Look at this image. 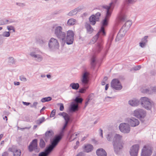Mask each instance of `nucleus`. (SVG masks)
<instances>
[{
    "label": "nucleus",
    "instance_id": "nucleus-62",
    "mask_svg": "<svg viewBox=\"0 0 156 156\" xmlns=\"http://www.w3.org/2000/svg\"><path fill=\"white\" fill-rule=\"evenodd\" d=\"M3 114L4 115H6V116L10 114V113L9 112L6 111H4L3 112Z\"/></svg>",
    "mask_w": 156,
    "mask_h": 156
},
{
    "label": "nucleus",
    "instance_id": "nucleus-55",
    "mask_svg": "<svg viewBox=\"0 0 156 156\" xmlns=\"http://www.w3.org/2000/svg\"><path fill=\"white\" fill-rule=\"evenodd\" d=\"M137 0H125V2L129 3H132L135 2Z\"/></svg>",
    "mask_w": 156,
    "mask_h": 156
},
{
    "label": "nucleus",
    "instance_id": "nucleus-37",
    "mask_svg": "<svg viewBox=\"0 0 156 156\" xmlns=\"http://www.w3.org/2000/svg\"><path fill=\"white\" fill-rule=\"evenodd\" d=\"M11 32L9 31H5L4 32L2 35H1L2 36V37L3 38L4 37H8L10 36V33Z\"/></svg>",
    "mask_w": 156,
    "mask_h": 156
},
{
    "label": "nucleus",
    "instance_id": "nucleus-52",
    "mask_svg": "<svg viewBox=\"0 0 156 156\" xmlns=\"http://www.w3.org/2000/svg\"><path fill=\"white\" fill-rule=\"evenodd\" d=\"M37 104L38 103L37 102H34L33 105H31L30 106L31 108H35L36 109L37 108Z\"/></svg>",
    "mask_w": 156,
    "mask_h": 156
},
{
    "label": "nucleus",
    "instance_id": "nucleus-57",
    "mask_svg": "<svg viewBox=\"0 0 156 156\" xmlns=\"http://www.w3.org/2000/svg\"><path fill=\"white\" fill-rule=\"evenodd\" d=\"M141 66H136L135 67L133 68L134 70H139L141 68Z\"/></svg>",
    "mask_w": 156,
    "mask_h": 156
},
{
    "label": "nucleus",
    "instance_id": "nucleus-11",
    "mask_svg": "<svg viewBox=\"0 0 156 156\" xmlns=\"http://www.w3.org/2000/svg\"><path fill=\"white\" fill-rule=\"evenodd\" d=\"M74 33L71 30H69L67 32L66 38H65V43L67 44H71L73 43Z\"/></svg>",
    "mask_w": 156,
    "mask_h": 156
},
{
    "label": "nucleus",
    "instance_id": "nucleus-35",
    "mask_svg": "<svg viewBox=\"0 0 156 156\" xmlns=\"http://www.w3.org/2000/svg\"><path fill=\"white\" fill-rule=\"evenodd\" d=\"M52 98L50 97H48L44 98H42L41 100V101L42 103H44L46 102H48L51 101Z\"/></svg>",
    "mask_w": 156,
    "mask_h": 156
},
{
    "label": "nucleus",
    "instance_id": "nucleus-12",
    "mask_svg": "<svg viewBox=\"0 0 156 156\" xmlns=\"http://www.w3.org/2000/svg\"><path fill=\"white\" fill-rule=\"evenodd\" d=\"M119 128L121 132L124 133H129L130 130L129 125L125 123H121L119 125Z\"/></svg>",
    "mask_w": 156,
    "mask_h": 156
},
{
    "label": "nucleus",
    "instance_id": "nucleus-3",
    "mask_svg": "<svg viewBox=\"0 0 156 156\" xmlns=\"http://www.w3.org/2000/svg\"><path fill=\"white\" fill-rule=\"evenodd\" d=\"M102 7L106 10V14L105 18L101 22V27L100 30V32L102 31V34L103 36H105L106 33L105 31V27L107 26L108 24L109 18L111 16L114 7V6H112L109 5H104Z\"/></svg>",
    "mask_w": 156,
    "mask_h": 156
},
{
    "label": "nucleus",
    "instance_id": "nucleus-48",
    "mask_svg": "<svg viewBox=\"0 0 156 156\" xmlns=\"http://www.w3.org/2000/svg\"><path fill=\"white\" fill-rule=\"evenodd\" d=\"M121 29H122V33H121L120 34L122 35V37H124L127 31L124 29H123L122 28Z\"/></svg>",
    "mask_w": 156,
    "mask_h": 156
},
{
    "label": "nucleus",
    "instance_id": "nucleus-31",
    "mask_svg": "<svg viewBox=\"0 0 156 156\" xmlns=\"http://www.w3.org/2000/svg\"><path fill=\"white\" fill-rule=\"evenodd\" d=\"M69 87H71L73 89L77 90L79 88L80 86L78 83H73L70 84Z\"/></svg>",
    "mask_w": 156,
    "mask_h": 156
},
{
    "label": "nucleus",
    "instance_id": "nucleus-29",
    "mask_svg": "<svg viewBox=\"0 0 156 156\" xmlns=\"http://www.w3.org/2000/svg\"><path fill=\"white\" fill-rule=\"evenodd\" d=\"M132 24L131 21L129 20L124 25L122 28L128 31L129 28H130Z\"/></svg>",
    "mask_w": 156,
    "mask_h": 156
},
{
    "label": "nucleus",
    "instance_id": "nucleus-34",
    "mask_svg": "<svg viewBox=\"0 0 156 156\" xmlns=\"http://www.w3.org/2000/svg\"><path fill=\"white\" fill-rule=\"evenodd\" d=\"M76 23V20L73 18L69 19L67 22V23L69 25H74Z\"/></svg>",
    "mask_w": 156,
    "mask_h": 156
},
{
    "label": "nucleus",
    "instance_id": "nucleus-45",
    "mask_svg": "<svg viewBox=\"0 0 156 156\" xmlns=\"http://www.w3.org/2000/svg\"><path fill=\"white\" fill-rule=\"evenodd\" d=\"M16 5L17 6L21 7H23L26 5V4L24 3L20 2H17Z\"/></svg>",
    "mask_w": 156,
    "mask_h": 156
},
{
    "label": "nucleus",
    "instance_id": "nucleus-36",
    "mask_svg": "<svg viewBox=\"0 0 156 156\" xmlns=\"http://www.w3.org/2000/svg\"><path fill=\"white\" fill-rule=\"evenodd\" d=\"M122 29H120L119 33H118L116 38L115 39V40L116 41H119V40H121L122 38L123 37H122V35L120 34L121 33H122Z\"/></svg>",
    "mask_w": 156,
    "mask_h": 156
},
{
    "label": "nucleus",
    "instance_id": "nucleus-61",
    "mask_svg": "<svg viewBox=\"0 0 156 156\" xmlns=\"http://www.w3.org/2000/svg\"><path fill=\"white\" fill-rule=\"evenodd\" d=\"M3 38L2 36L0 35V45L3 42Z\"/></svg>",
    "mask_w": 156,
    "mask_h": 156
},
{
    "label": "nucleus",
    "instance_id": "nucleus-56",
    "mask_svg": "<svg viewBox=\"0 0 156 156\" xmlns=\"http://www.w3.org/2000/svg\"><path fill=\"white\" fill-rule=\"evenodd\" d=\"M6 25V23L5 22L4 19L0 20V26Z\"/></svg>",
    "mask_w": 156,
    "mask_h": 156
},
{
    "label": "nucleus",
    "instance_id": "nucleus-9",
    "mask_svg": "<svg viewBox=\"0 0 156 156\" xmlns=\"http://www.w3.org/2000/svg\"><path fill=\"white\" fill-rule=\"evenodd\" d=\"M41 53L40 50L38 48H36L34 51L31 52L30 55L34 60L38 62H40L43 60L42 56L39 53Z\"/></svg>",
    "mask_w": 156,
    "mask_h": 156
},
{
    "label": "nucleus",
    "instance_id": "nucleus-24",
    "mask_svg": "<svg viewBox=\"0 0 156 156\" xmlns=\"http://www.w3.org/2000/svg\"><path fill=\"white\" fill-rule=\"evenodd\" d=\"M115 134L113 133H110L106 136V138L107 140L109 142H112L113 144Z\"/></svg>",
    "mask_w": 156,
    "mask_h": 156
},
{
    "label": "nucleus",
    "instance_id": "nucleus-20",
    "mask_svg": "<svg viewBox=\"0 0 156 156\" xmlns=\"http://www.w3.org/2000/svg\"><path fill=\"white\" fill-rule=\"evenodd\" d=\"M96 153L98 156H107V153L105 150L102 148H99L96 151Z\"/></svg>",
    "mask_w": 156,
    "mask_h": 156
},
{
    "label": "nucleus",
    "instance_id": "nucleus-19",
    "mask_svg": "<svg viewBox=\"0 0 156 156\" xmlns=\"http://www.w3.org/2000/svg\"><path fill=\"white\" fill-rule=\"evenodd\" d=\"M79 109L78 104L72 102L69 107V110L70 112H75L77 111Z\"/></svg>",
    "mask_w": 156,
    "mask_h": 156
},
{
    "label": "nucleus",
    "instance_id": "nucleus-10",
    "mask_svg": "<svg viewBox=\"0 0 156 156\" xmlns=\"http://www.w3.org/2000/svg\"><path fill=\"white\" fill-rule=\"evenodd\" d=\"M111 87L113 89L119 90H121L122 88L119 81L117 79H113L111 83Z\"/></svg>",
    "mask_w": 156,
    "mask_h": 156
},
{
    "label": "nucleus",
    "instance_id": "nucleus-5",
    "mask_svg": "<svg viewBox=\"0 0 156 156\" xmlns=\"http://www.w3.org/2000/svg\"><path fill=\"white\" fill-rule=\"evenodd\" d=\"M113 141V146L115 152L118 154L123 147L124 144L122 135L119 134H115Z\"/></svg>",
    "mask_w": 156,
    "mask_h": 156
},
{
    "label": "nucleus",
    "instance_id": "nucleus-50",
    "mask_svg": "<svg viewBox=\"0 0 156 156\" xmlns=\"http://www.w3.org/2000/svg\"><path fill=\"white\" fill-rule=\"evenodd\" d=\"M115 34V32L113 31L110 34L109 36V39L111 41H112L113 39V37Z\"/></svg>",
    "mask_w": 156,
    "mask_h": 156
},
{
    "label": "nucleus",
    "instance_id": "nucleus-23",
    "mask_svg": "<svg viewBox=\"0 0 156 156\" xmlns=\"http://www.w3.org/2000/svg\"><path fill=\"white\" fill-rule=\"evenodd\" d=\"M83 8L81 7H79L78 8L74 9L70 12L68 13V15L69 16H72L76 15L78 12L80 11Z\"/></svg>",
    "mask_w": 156,
    "mask_h": 156
},
{
    "label": "nucleus",
    "instance_id": "nucleus-39",
    "mask_svg": "<svg viewBox=\"0 0 156 156\" xmlns=\"http://www.w3.org/2000/svg\"><path fill=\"white\" fill-rule=\"evenodd\" d=\"M7 29L9 31L12 30L13 32H15V28L14 27L12 26H7L6 27Z\"/></svg>",
    "mask_w": 156,
    "mask_h": 156
},
{
    "label": "nucleus",
    "instance_id": "nucleus-28",
    "mask_svg": "<svg viewBox=\"0 0 156 156\" xmlns=\"http://www.w3.org/2000/svg\"><path fill=\"white\" fill-rule=\"evenodd\" d=\"M85 26L87 29V33L89 34H91L93 31V29L90 25L89 23H86Z\"/></svg>",
    "mask_w": 156,
    "mask_h": 156
},
{
    "label": "nucleus",
    "instance_id": "nucleus-27",
    "mask_svg": "<svg viewBox=\"0 0 156 156\" xmlns=\"http://www.w3.org/2000/svg\"><path fill=\"white\" fill-rule=\"evenodd\" d=\"M80 133V132H75L74 134H69V140L70 142L74 140L76 138V136L79 135Z\"/></svg>",
    "mask_w": 156,
    "mask_h": 156
},
{
    "label": "nucleus",
    "instance_id": "nucleus-4",
    "mask_svg": "<svg viewBox=\"0 0 156 156\" xmlns=\"http://www.w3.org/2000/svg\"><path fill=\"white\" fill-rule=\"evenodd\" d=\"M62 27L58 24H55L52 27V30L54 32L55 36L61 40V44L63 46L65 44V38L66 34L62 31Z\"/></svg>",
    "mask_w": 156,
    "mask_h": 156
},
{
    "label": "nucleus",
    "instance_id": "nucleus-6",
    "mask_svg": "<svg viewBox=\"0 0 156 156\" xmlns=\"http://www.w3.org/2000/svg\"><path fill=\"white\" fill-rule=\"evenodd\" d=\"M89 73L87 72H85L83 74L81 79V84L83 87L79 90V92L80 93H84L86 90L88 88L87 84L88 82Z\"/></svg>",
    "mask_w": 156,
    "mask_h": 156
},
{
    "label": "nucleus",
    "instance_id": "nucleus-18",
    "mask_svg": "<svg viewBox=\"0 0 156 156\" xmlns=\"http://www.w3.org/2000/svg\"><path fill=\"white\" fill-rule=\"evenodd\" d=\"M154 87L150 86L143 89L141 90V92L144 93L151 94L154 92Z\"/></svg>",
    "mask_w": 156,
    "mask_h": 156
},
{
    "label": "nucleus",
    "instance_id": "nucleus-25",
    "mask_svg": "<svg viewBox=\"0 0 156 156\" xmlns=\"http://www.w3.org/2000/svg\"><path fill=\"white\" fill-rule=\"evenodd\" d=\"M36 40L37 43L41 45L44 44L46 43V40L42 37L37 38L36 39Z\"/></svg>",
    "mask_w": 156,
    "mask_h": 156
},
{
    "label": "nucleus",
    "instance_id": "nucleus-32",
    "mask_svg": "<svg viewBox=\"0 0 156 156\" xmlns=\"http://www.w3.org/2000/svg\"><path fill=\"white\" fill-rule=\"evenodd\" d=\"M83 100V99L80 97L79 96L76 97L74 100L75 103L77 104H81L82 103Z\"/></svg>",
    "mask_w": 156,
    "mask_h": 156
},
{
    "label": "nucleus",
    "instance_id": "nucleus-46",
    "mask_svg": "<svg viewBox=\"0 0 156 156\" xmlns=\"http://www.w3.org/2000/svg\"><path fill=\"white\" fill-rule=\"evenodd\" d=\"M118 0H112L111 2L110 3L109 5L112 6H115V4L117 2Z\"/></svg>",
    "mask_w": 156,
    "mask_h": 156
},
{
    "label": "nucleus",
    "instance_id": "nucleus-43",
    "mask_svg": "<svg viewBox=\"0 0 156 156\" xmlns=\"http://www.w3.org/2000/svg\"><path fill=\"white\" fill-rule=\"evenodd\" d=\"M8 62L10 64H13L15 63V60L13 57H10L8 58Z\"/></svg>",
    "mask_w": 156,
    "mask_h": 156
},
{
    "label": "nucleus",
    "instance_id": "nucleus-2",
    "mask_svg": "<svg viewBox=\"0 0 156 156\" xmlns=\"http://www.w3.org/2000/svg\"><path fill=\"white\" fill-rule=\"evenodd\" d=\"M129 104L133 106L136 107L138 106L140 103L141 106L147 110H151L153 104L150 99L147 97L141 98L140 100L136 98H133L128 101Z\"/></svg>",
    "mask_w": 156,
    "mask_h": 156
},
{
    "label": "nucleus",
    "instance_id": "nucleus-13",
    "mask_svg": "<svg viewBox=\"0 0 156 156\" xmlns=\"http://www.w3.org/2000/svg\"><path fill=\"white\" fill-rule=\"evenodd\" d=\"M37 139H35L31 142L28 147V149L30 152H32L33 150L37 153L39 151L40 149L37 147Z\"/></svg>",
    "mask_w": 156,
    "mask_h": 156
},
{
    "label": "nucleus",
    "instance_id": "nucleus-16",
    "mask_svg": "<svg viewBox=\"0 0 156 156\" xmlns=\"http://www.w3.org/2000/svg\"><path fill=\"white\" fill-rule=\"evenodd\" d=\"M127 120L128 124L131 127H134L137 126L140 123L138 120L133 117L128 118Z\"/></svg>",
    "mask_w": 156,
    "mask_h": 156
},
{
    "label": "nucleus",
    "instance_id": "nucleus-54",
    "mask_svg": "<svg viewBox=\"0 0 156 156\" xmlns=\"http://www.w3.org/2000/svg\"><path fill=\"white\" fill-rule=\"evenodd\" d=\"M55 112H56V110L55 109H54V110H53L51 113V115H50V117H54L55 115Z\"/></svg>",
    "mask_w": 156,
    "mask_h": 156
},
{
    "label": "nucleus",
    "instance_id": "nucleus-58",
    "mask_svg": "<svg viewBox=\"0 0 156 156\" xmlns=\"http://www.w3.org/2000/svg\"><path fill=\"white\" fill-rule=\"evenodd\" d=\"M140 46L142 48L144 47L146 45L145 43H144L141 42L140 43Z\"/></svg>",
    "mask_w": 156,
    "mask_h": 156
},
{
    "label": "nucleus",
    "instance_id": "nucleus-59",
    "mask_svg": "<svg viewBox=\"0 0 156 156\" xmlns=\"http://www.w3.org/2000/svg\"><path fill=\"white\" fill-rule=\"evenodd\" d=\"M85 154L84 152H80L76 156H85Z\"/></svg>",
    "mask_w": 156,
    "mask_h": 156
},
{
    "label": "nucleus",
    "instance_id": "nucleus-7",
    "mask_svg": "<svg viewBox=\"0 0 156 156\" xmlns=\"http://www.w3.org/2000/svg\"><path fill=\"white\" fill-rule=\"evenodd\" d=\"M48 49L50 51H55L59 48V44L58 40L54 38H51L48 42Z\"/></svg>",
    "mask_w": 156,
    "mask_h": 156
},
{
    "label": "nucleus",
    "instance_id": "nucleus-49",
    "mask_svg": "<svg viewBox=\"0 0 156 156\" xmlns=\"http://www.w3.org/2000/svg\"><path fill=\"white\" fill-rule=\"evenodd\" d=\"M121 29H122V33H121L120 34L122 35V37H124L127 31L124 29H123L122 28Z\"/></svg>",
    "mask_w": 156,
    "mask_h": 156
},
{
    "label": "nucleus",
    "instance_id": "nucleus-44",
    "mask_svg": "<svg viewBox=\"0 0 156 156\" xmlns=\"http://www.w3.org/2000/svg\"><path fill=\"white\" fill-rule=\"evenodd\" d=\"M101 13L99 12H97L95 15V18L96 19V20H97L98 21H99L100 17L101 16Z\"/></svg>",
    "mask_w": 156,
    "mask_h": 156
},
{
    "label": "nucleus",
    "instance_id": "nucleus-14",
    "mask_svg": "<svg viewBox=\"0 0 156 156\" xmlns=\"http://www.w3.org/2000/svg\"><path fill=\"white\" fill-rule=\"evenodd\" d=\"M146 114V112L142 109L138 108L134 111V115L138 118H144Z\"/></svg>",
    "mask_w": 156,
    "mask_h": 156
},
{
    "label": "nucleus",
    "instance_id": "nucleus-42",
    "mask_svg": "<svg viewBox=\"0 0 156 156\" xmlns=\"http://www.w3.org/2000/svg\"><path fill=\"white\" fill-rule=\"evenodd\" d=\"M45 143L44 140L42 139H41L40 143V147L43 148L45 147Z\"/></svg>",
    "mask_w": 156,
    "mask_h": 156
},
{
    "label": "nucleus",
    "instance_id": "nucleus-33",
    "mask_svg": "<svg viewBox=\"0 0 156 156\" xmlns=\"http://www.w3.org/2000/svg\"><path fill=\"white\" fill-rule=\"evenodd\" d=\"M103 35L102 34V31H100V30H99V31L98 32V33L97 34L95 35L93 38L92 39V41H93V42H95L97 40L98 38V37L100 35Z\"/></svg>",
    "mask_w": 156,
    "mask_h": 156
},
{
    "label": "nucleus",
    "instance_id": "nucleus-1",
    "mask_svg": "<svg viewBox=\"0 0 156 156\" xmlns=\"http://www.w3.org/2000/svg\"><path fill=\"white\" fill-rule=\"evenodd\" d=\"M58 115L62 116L64 119L65 123L59 135L55 136L51 141V144L43 152L40 153L38 156H48L49 154L54 149L57 145L61 139L62 136L64 133V130L67 126L68 122L70 120V117L69 115L66 113L60 112Z\"/></svg>",
    "mask_w": 156,
    "mask_h": 156
},
{
    "label": "nucleus",
    "instance_id": "nucleus-26",
    "mask_svg": "<svg viewBox=\"0 0 156 156\" xmlns=\"http://www.w3.org/2000/svg\"><path fill=\"white\" fill-rule=\"evenodd\" d=\"M93 146L90 144L85 145L83 148L85 152L88 153L91 151L93 149Z\"/></svg>",
    "mask_w": 156,
    "mask_h": 156
},
{
    "label": "nucleus",
    "instance_id": "nucleus-22",
    "mask_svg": "<svg viewBox=\"0 0 156 156\" xmlns=\"http://www.w3.org/2000/svg\"><path fill=\"white\" fill-rule=\"evenodd\" d=\"M54 133L52 130H50L46 132L44 139L46 141L49 139H51L52 136L54 135Z\"/></svg>",
    "mask_w": 156,
    "mask_h": 156
},
{
    "label": "nucleus",
    "instance_id": "nucleus-47",
    "mask_svg": "<svg viewBox=\"0 0 156 156\" xmlns=\"http://www.w3.org/2000/svg\"><path fill=\"white\" fill-rule=\"evenodd\" d=\"M147 36H145L142 39L141 42L144 43H145L146 44L147 42Z\"/></svg>",
    "mask_w": 156,
    "mask_h": 156
},
{
    "label": "nucleus",
    "instance_id": "nucleus-60",
    "mask_svg": "<svg viewBox=\"0 0 156 156\" xmlns=\"http://www.w3.org/2000/svg\"><path fill=\"white\" fill-rule=\"evenodd\" d=\"M113 98V97H107L105 98V101H110V100H109L108 99L109 98Z\"/></svg>",
    "mask_w": 156,
    "mask_h": 156
},
{
    "label": "nucleus",
    "instance_id": "nucleus-63",
    "mask_svg": "<svg viewBox=\"0 0 156 156\" xmlns=\"http://www.w3.org/2000/svg\"><path fill=\"white\" fill-rule=\"evenodd\" d=\"M8 153L7 152H5L2 153V156H8Z\"/></svg>",
    "mask_w": 156,
    "mask_h": 156
},
{
    "label": "nucleus",
    "instance_id": "nucleus-38",
    "mask_svg": "<svg viewBox=\"0 0 156 156\" xmlns=\"http://www.w3.org/2000/svg\"><path fill=\"white\" fill-rule=\"evenodd\" d=\"M45 121V118L44 117H42L41 118L39 119L38 120L36 121V123L40 125L43 122Z\"/></svg>",
    "mask_w": 156,
    "mask_h": 156
},
{
    "label": "nucleus",
    "instance_id": "nucleus-17",
    "mask_svg": "<svg viewBox=\"0 0 156 156\" xmlns=\"http://www.w3.org/2000/svg\"><path fill=\"white\" fill-rule=\"evenodd\" d=\"M9 151L13 153V156H20L21 151L20 150L18 149L14 146L9 148Z\"/></svg>",
    "mask_w": 156,
    "mask_h": 156
},
{
    "label": "nucleus",
    "instance_id": "nucleus-51",
    "mask_svg": "<svg viewBox=\"0 0 156 156\" xmlns=\"http://www.w3.org/2000/svg\"><path fill=\"white\" fill-rule=\"evenodd\" d=\"M20 80L23 82H26L27 81V79L23 76H20Z\"/></svg>",
    "mask_w": 156,
    "mask_h": 156
},
{
    "label": "nucleus",
    "instance_id": "nucleus-15",
    "mask_svg": "<svg viewBox=\"0 0 156 156\" xmlns=\"http://www.w3.org/2000/svg\"><path fill=\"white\" fill-rule=\"evenodd\" d=\"M139 149V145L138 144H135L130 148L129 153L131 156H137Z\"/></svg>",
    "mask_w": 156,
    "mask_h": 156
},
{
    "label": "nucleus",
    "instance_id": "nucleus-30",
    "mask_svg": "<svg viewBox=\"0 0 156 156\" xmlns=\"http://www.w3.org/2000/svg\"><path fill=\"white\" fill-rule=\"evenodd\" d=\"M89 22L90 23L93 25H94L97 21H98L95 18L94 15H92L89 18Z\"/></svg>",
    "mask_w": 156,
    "mask_h": 156
},
{
    "label": "nucleus",
    "instance_id": "nucleus-41",
    "mask_svg": "<svg viewBox=\"0 0 156 156\" xmlns=\"http://www.w3.org/2000/svg\"><path fill=\"white\" fill-rule=\"evenodd\" d=\"M96 61L95 58L94 56H93L91 58V65L92 67H94L95 66V62Z\"/></svg>",
    "mask_w": 156,
    "mask_h": 156
},
{
    "label": "nucleus",
    "instance_id": "nucleus-21",
    "mask_svg": "<svg viewBox=\"0 0 156 156\" xmlns=\"http://www.w3.org/2000/svg\"><path fill=\"white\" fill-rule=\"evenodd\" d=\"M125 19L126 17L125 15L120 13L119 14L118 17L117 19L116 23L115 24L116 26H118L119 23L124 22L125 21Z\"/></svg>",
    "mask_w": 156,
    "mask_h": 156
},
{
    "label": "nucleus",
    "instance_id": "nucleus-8",
    "mask_svg": "<svg viewBox=\"0 0 156 156\" xmlns=\"http://www.w3.org/2000/svg\"><path fill=\"white\" fill-rule=\"evenodd\" d=\"M153 147L150 145H144L142 149L140 156H151L153 152Z\"/></svg>",
    "mask_w": 156,
    "mask_h": 156
},
{
    "label": "nucleus",
    "instance_id": "nucleus-53",
    "mask_svg": "<svg viewBox=\"0 0 156 156\" xmlns=\"http://www.w3.org/2000/svg\"><path fill=\"white\" fill-rule=\"evenodd\" d=\"M58 105H60L59 109L61 111H63L64 109L63 105L62 103H59Z\"/></svg>",
    "mask_w": 156,
    "mask_h": 156
},
{
    "label": "nucleus",
    "instance_id": "nucleus-40",
    "mask_svg": "<svg viewBox=\"0 0 156 156\" xmlns=\"http://www.w3.org/2000/svg\"><path fill=\"white\" fill-rule=\"evenodd\" d=\"M102 48V46L101 43L98 44L96 48V51L98 52H99Z\"/></svg>",
    "mask_w": 156,
    "mask_h": 156
},
{
    "label": "nucleus",
    "instance_id": "nucleus-64",
    "mask_svg": "<svg viewBox=\"0 0 156 156\" xmlns=\"http://www.w3.org/2000/svg\"><path fill=\"white\" fill-rule=\"evenodd\" d=\"M23 103L24 105H26V106H28V105H29L30 104V103L29 102H23Z\"/></svg>",
    "mask_w": 156,
    "mask_h": 156
}]
</instances>
